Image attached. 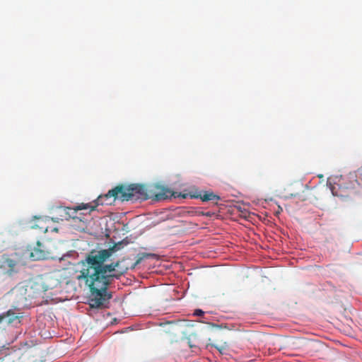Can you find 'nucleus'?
Instances as JSON below:
<instances>
[{
    "label": "nucleus",
    "instance_id": "nucleus-3",
    "mask_svg": "<svg viewBox=\"0 0 362 362\" xmlns=\"http://www.w3.org/2000/svg\"><path fill=\"white\" fill-rule=\"evenodd\" d=\"M132 194L130 192V185H119L108 191L104 195H100L97 200V205H111L116 199L122 202L132 200Z\"/></svg>",
    "mask_w": 362,
    "mask_h": 362
},
{
    "label": "nucleus",
    "instance_id": "nucleus-13",
    "mask_svg": "<svg viewBox=\"0 0 362 362\" xmlns=\"http://www.w3.org/2000/svg\"><path fill=\"white\" fill-rule=\"evenodd\" d=\"M153 256H154V255L151 253H141L138 255L136 262L131 266V268L134 269L137 264H140L143 259Z\"/></svg>",
    "mask_w": 362,
    "mask_h": 362
},
{
    "label": "nucleus",
    "instance_id": "nucleus-10",
    "mask_svg": "<svg viewBox=\"0 0 362 362\" xmlns=\"http://www.w3.org/2000/svg\"><path fill=\"white\" fill-rule=\"evenodd\" d=\"M0 267L7 269V273L11 275L16 272L15 267L17 265V262L10 259L7 255H4L0 260Z\"/></svg>",
    "mask_w": 362,
    "mask_h": 362
},
{
    "label": "nucleus",
    "instance_id": "nucleus-8",
    "mask_svg": "<svg viewBox=\"0 0 362 362\" xmlns=\"http://www.w3.org/2000/svg\"><path fill=\"white\" fill-rule=\"evenodd\" d=\"M23 317L20 313L13 310H8L6 314L0 316V323L4 322L7 325H17L21 323V319Z\"/></svg>",
    "mask_w": 362,
    "mask_h": 362
},
{
    "label": "nucleus",
    "instance_id": "nucleus-11",
    "mask_svg": "<svg viewBox=\"0 0 362 362\" xmlns=\"http://www.w3.org/2000/svg\"><path fill=\"white\" fill-rule=\"evenodd\" d=\"M357 178L362 180V166L358 169L356 175L350 173L346 177V180L350 182V185H346L344 183V187L346 189H355L359 185Z\"/></svg>",
    "mask_w": 362,
    "mask_h": 362
},
{
    "label": "nucleus",
    "instance_id": "nucleus-7",
    "mask_svg": "<svg viewBox=\"0 0 362 362\" xmlns=\"http://www.w3.org/2000/svg\"><path fill=\"white\" fill-rule=\"evenodd\" d=\"M28 250L30 252L29 255L33 260L43 259L47 257V251L40 241L37 242L35 247H30Z\"/></svg>",
    "mask_w": 362,
    "mask_h": 362
},
{
    "label": "nucleus",
    "instance_id": "nucleus-12",
    "mask_svg": "<svg viewBox=\"0 0 362 362\" xmlns=\"http://www.w3.org/2000/svg\"><path fill=\"white\" fill-rule=\"evenodd\" d=\"M208 346L211 347H214L216 349L220 354H223L228 348V344L226 341H221V343H212L210 342L208 344Z\"/></svg>",
    "mask_w": 362,
    "mask_h": 362
},
{
    "label": "nucleus",
    "instance_id": "nucleus-9",
    "mask_svg": "<svg viewBox=\"0 0 362 362\" xmlns=\"http://www.w3.org/2000/svg\"><path fill=\"white\" fill-rule=\"evenodd\" d=\"M96 206L97 204L91 206L89 204H81L75 207H65L64 211L69 218L75 219L77 218L76 214L78 211L90 209V211H92L95 209Z\"/></svg>",
    "mask_w": 362,
    "mask_h": 362
},
{
    "label": "nucleus",
    "instance_id": "nucleus-14",
    "mask_svg": "<svg viewBox=\"0 0 362 362\" xmlns=\"http://www.w3.org/2000/svg\"><path fill=\"white\" fill-rule=\"evenodd\" d=\"M204 311L200 310V309H197V310H195L194 313V315H196V316H202L204 315Z\"/></svg>",
    "mask_w": 362,
    "mask_h": 362
},
{
    "label": "nucleus",
    "instance_id": "nucleus-4",
    "mask_svg": "<svg viewBox=\"0 0 362 362\" xmlns=\"http://www.w3.org/2000/svg\"><path fill=\"white\" fill-rule=\"evenodd\" d=\"M130 192L133 194L132 200H146L152 197L151 187L148 188L144 185H130Z\"/></svg>",
    "mask_w": 362,
    "mask_h": 362
},
{
    "label": "nucleus",
    "instance_id": "nucleus-15",
    "mask_svg": "<svg viewBox=\"0 0 362 362\" xmlns=\"http://www.w3.org/2000/svg\"><path fill=\"white\" fill-rule=\"evenodd\" d=\"M188 345L190 348H193V347H195L196 346L194 344H193L191 341L189 339L188 340Z\"/></svg>",
    "mask_w": 362,
    "mask_h": 362
},
{
    "label": "nucleus",
    "instance_id": "nucleus-6",
    "mask_svg": "<svg viewBox=\"0 0 362 362\" xmlns=\"http://www.w3.org/2000/svg\"><path fill=\"white\" fill-rule=\"evenodd\" d=\"M188 195L192 199H200L202 202L218 201L220 197L211 191L192 190Z\"/></svg>",
    "mask_w": 362,
    "mask_h": 362
},
{
    "label": "nucleus",
    "instance_id": "nucleus-5",
    "mask_svg": "<svg viewBox=\"0 0 362 362\" xmlns=\"http://www.w3.org/2000/svg\"><path fill=\"white\" fill-rule=\"evenodd\" d=\"M151 191L152 194L151 199L154 201L165 200L174 196V193L170 189L163 186L155 185L151 187Z\"/></svg>",
    "mask_w": 362,
    "mask_h": 362
},
{
    "label": "nucleus",
    "instance_id": "nucleus-2",
    "mask_svg": "<svg viewBox=\"0 0 362 362\" xmlns=\"http://www.w3.org/2000/svg\"><path fill=\"white\" fill-rule=\"evenodd\" d=\"M59 284L60 281L54 276L41 275L29 280L25 286L16 288L15 292L24 300L44 298L46 291L57 288Z\"/></svg>",
    "mask_w": 362,
    "mask_h": 362
},
{
    "label": "nucleus",
    "instance_id": "nucleus-1",
    "mask_svg": "<svg viewBox=\"0 0 362 362\" xmlns=\"http://www.w3.org/2000/svg\"><path fill=\"white\" fill-rule=\"evenodd\" d=\"M126 245L123 241H119L108 249L97 252L93 251L86 256L84 260L78 263L75 272L76 279L79 283L83 282L89 288L88 300L92 308H100L112 298V295L107 292L108 286L128 270L129 267L121 266L124 260L105 264L114 253Z\"/></svg>",
    "mask_w": 362,
    "mask_h": 362
}]
</instances>
